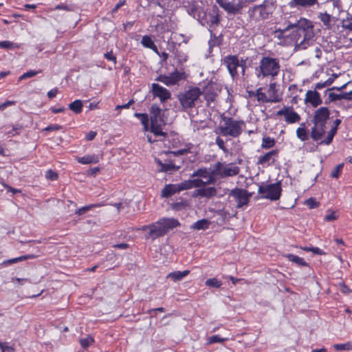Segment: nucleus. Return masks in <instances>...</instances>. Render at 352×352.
Segmentation results:
<instances>
[{
    "mask_svg": "<svg viewBox=\"0 0 352 352\" xmlns=\"http://www.w3.org/2000/svg\"><path fill=\"white\" fill-rule=\"evenodd\" d=\"M305 102L310 104L313 107H317L322 104V100L320 94L314 89L307 91Z\"/></svg>",
    "mask_w": 352,
    "mask_h": 352,
    "instance_id": "a211bd4d",
    "label": "nucleus"
},
{
    "mask_svg": "<svg viewBox=\"0 0 352 352\" xmlns=\"http://www.w3.org/2000/svg\"><path fill=\"white\" fill-rule=\"evenodd\" d=\"M82 102L80 100H76L69 104V110L76 114H78L82 112Z\"/></svg>",
    "mask_w": 352,
    "mask_h": 352,
    "instance_id": "c9c22d12",
    "label": "nucleus"
},
{
    "mask_svg": "<svg viewBox=\"0 0 352 352\" xmlns=\"http://www.w3.org/2000/svg\"><path fill=\"white\" fill-rule=\"evenodd\" d=\"M77 160L82 164H96L99 162V157L96 155H88L78 157Z\"/></svg>",
    "mask_w": 352,
    "mask_h": 352,
    "instance_id": "c756f323",
    "label": "nucleus"
},
{
    "mask_svg": "<svg viewBox=\"0 0 352 352\" xmlns=\"http://www.w3.org/2000/svg\"><path fill=\"white\" fill-rule=\"evenodd\" d=\"M252 194L248 192L246 190L239 188H235L229 192V197H232L236 203V208H241L248 206Z\"/></svg>",
    "mask_w": 352,
    "mask_h": 352,
    "instance_id": "f8f14e48",
    "label": "nucleus"
},
{
    "mask_svg": "<svg viewBox=\"0 0 352 352\" xmlns=\"http://www.w3.org/2000/svg\"><path fill=\"white\" fill-rule=\"evenodd\" d=\"M189 153L188 148H182L174 151H169L168 153L173 154L175 156L183 155Z\"/></svg>",
    "mask_w": 352,
    "mask_h": 352,
    "instance_id": "5fc2aeb1",
    "label": "nucleus"
},
{
    "mask_svg": "<svg viewBox=\"0 0 352 352\" xmlns=\"http://www.w3.org/2000/svg\"><path fill=\"white\" fill-rule=\"evenodd\" d=\"M244 125L245 122L243 120H236L231 117L222 115L215 133L223 136L238 138L242 133V126Z\"/></svg>",
    "mask_w": 352,
    "mask_h": 352,
    "instance_id": "20e7f679",
    "label": "nucleus"
},
{
    "mask_svg": "<svg viewBox=\"0 0 352 352\" xmlns=\"http://www.w3.org/2000/svg\"><path fill=\"white\" fill-rule=\"evenodd\" d=\"M216 213L222 217L224 219H230L231 217H234L236 214V212L233 214V215H231L228 211H226L225 210L222 209V210H218Z\"/></svg>",
    "mask_w": 352,
    "mask_h": 352,
    "instance_id": "864d4df0",
    "label": "nucleus"
},
{
    "mask_svg": "<svg viewBox=\"0 0 352 352\" xmlns=\"http://www.w3.org/2000/svg\"><path fill=\"white\" fill-rule=\"evenodd\" d=\"M104 206L103 204H89L87 206H85L80 208H78L75 211V214L78 215H82L88 212L89 210H91L94 208H98Z\"/></svg>",
    "mask_w": 352,
    "mask_h": 352,
    "instance_id": "e433bc0d",
    "label": "nucleus"
},
{
    "mask_svg": "<svg viewBox=\"0 0 352 352\" xmlns=\"http://www.w3.org/2000/svg\"><path fill=\"white\" fill-rule=\"evenodd\" d=\"M278 155V149H274L272 150L263 155L260 156L258 158L257 164H265L266 163L270 162V161H272V164H273L275 162V159L274 157H277Z\"/></svg>",
    "mask_w": 352,
    "mask_h": 352,
    "instance_id": "b1692460",
    "label": "nucleus"
},
{
    "mask_svg": "<svg viewBox=\"0 0 352 352\" xmlns=\"http://www.w3.org/2000/svg\"><path fill=\"white\" fill-rule=\"evenodd\" d=\"M341 24L343 29L352 32V21L345 23V21H342Z\"/></svg>",
    "mask_w": 352,
    "mask_h": 352,
    "instance_id": "69168bd1",
    "label": "nucleus"
},
{
    "mask_svg": "<svg viewBox=\"0 0 352 352\" xmlns=\"http://www.w3.org/2000/svg\"><path fill=\"white\" fill-rule=\"evenodd\" d=\"M333 348L336 351H351L352 350V342H347L344 344H335Z\"/></svg>",
    "mask_w": 352,
    "mask_h": 352,
    "instance_id": "ea45409f",
    "label": "nucleus"
},
{
    "mask_svg": "<svg viewBox=\"0 0 352 352\" xmlns=\"http://www.w3.org/2000/svg\"><path fill=\"white\" fill-rule=\"evenodd\" d=\"M183 183L186 184L187 186H189V187L187 188V190L190 189L193 187H204V181H203L201 179L186 180L183 182Z\"/></svg>",
    "mask_w": 352,
    "mask_h": 352,
    "instance_id": "4c0bfd02",
    "label": "nucleus"
},
{
    "mask_svg": "<svg viewBox=\"0 0 352 352\" xmlns=\"http://www.w3.org/2000/svg\"><path fill=\"white\" fill-rule=\"evenodd\" d=\"M290 25L291 28H295L292 33L293 41L295 42V49L297 50L307 49L311 41L310 32L313 29L311 21L301 18L296 23Z\"/></svg>",
    "mask_w": 352,
    "mask_h": 352,
    "instance_id": "f257e3e1",
    "label": "nucleus"
},
{
    "mask_svg": "<svg viewBox=\"0 0 352 352\" xmlns=\"http://www.w3.org/2000/svg\"><path fill=\"white\" fill-rule=\"evenodd\" d=\"M94 341V339L91 336H87V338L80 340V344L84 349L87 348Z\"/></svg>",
    "mask_w": 352,
    "mask_h": 352,
    "instance_id": "8fccbe9b",
    "label": "nucleus"
},
{
    "mask_svg": "<svg viewBox=\"0 0 352 352\" xmlns=\"http://www.w3.org/2000/svg\"><path fill=\"white\" fill-rule=\"evenodd\" d=\"M39 72H40L39 71L30 70V71L24 73L23 75H21L19 77V80H22L23 79L33 77V76H36L37 74H38Z\"/></svg>",
    "mask_w": 352,
    "mask_h": 352,
    "instance_id": "3c124183",
    "label": "nucleus"
},
{
    "mask_svg": "<svg viewBox=\"0 0 352 352\" xmlns=\"http://www.w3.org/2000/svg\"><path fill=\"white\" fill-rule=\"evenodd\" d=\"M217 2L229 14H236L240 12L241 7L239 5H234L228 0H217Z\"/></svg>",
    "mask_w": 352,
    "mask_h": 352,
    "instance_id": "aec40b11",
    "label": "nucleus"
},
{
    "mask_svg": "<svg viewBox=\"0 0 352 352\" xmlns=\"http://www.w3.org/2000/svg\"><path fill=\"white\" fill-rule=\"evenodd\" d=\"M246 59H239L238 55H227L223 59V64L227 67L228 71L233 80L237 79L239 76L238 68L241 70L243 76L245 75Z\"/></svg>",
    "mask_w": 352,
    "mask_h": 352,
    "instance_id": "6e6552de",
    "label": "nucleus"
},
{
    "mask_svg": "<svg viewBox=\"0 0 352 352\" xmlns=\"http://www.w3.org/2000/svg\"><path fill=\"white\" fill-rule=\"evenodd\" d=\"M0 349L2 352H12L14 349L7 344L6 342H2L0 341Z\"/></svg>",
    "mask_w": 352,
    "mask_h": 352,
    "instance_id": "6e6d98bb",
    "label": "nucleus"
},
{
    "mask_svg": "<svg viewBox=\"0 0 352 352\" xmlns=\"http://www.w3.org/2000/svg\"><path fill=\"white\" fill-rule=\"evenodd\" d=\"M276 115L277 116H284L285 122L289 124L298 122L300 120V116L294 111L292 107H284L278 110Z\"/></svg>",
    "mask_w": 352,
    "mask_h": 352,
    "instance_id": "4468645a",
    "label": "nucleus"
},
{
    "mask_svg": "<svg viewBox=\"0 0 352 352\" xmlns=\"http://www.w3.org/2000/svg\"><path fill=\"white\" fill-rule=\"evenodd\" d=\"M296 136L301 141H307L309 139L308 132L306 129L305 123H301L300 126L296 130Z\"/></svg>",
    "mask_w": 352,
    "mask_h": 352,
    "instance_id": "2f4dec72",
    "label": "nucleus"
},
{
    "mask_svg": "<svg viewBox=\"0 0 352 352\" xmlns=\"http://www.w3.org/2000/svg\"><path fill=\"white\" fill-rule=\"evenodd\" d=\"M205 285L210 287L219 288L222 285V282L216 278H212L206 280Z\"/></svg>",
    "mask_w": 352,
    "mask_h": 352,
    "instance_id": "a19ab883",
    "label": "nucleus"
},
{
    "mask_svg": "<svg viewBox=\"0 0 352 352\" xmlns=\"http://www.w3.org/2000/svg\"><path fill=\"white\" fill-rule=\"evenodd\" d=\"M97 133L96 131H90L87 135H86V140L87 141L93 140L95 137L96 136Z\"/></svg>",
    "mask_w": 352,
    "mask_h": 352,
    "instance_id": "774afa93",
    "label": "nucleus"
},
{
    "mask_svg": "<svg viewBox=\"0 0 352 352\" xmlns=\"http://www.w3.org/2000/svg\"><path fill=\"white\" fill-rule=\"evenodd\" d=\"M185 204L182 202H175L172 204V208L176 210H182Z\"/></svg>",
    "mask_w": 352,
    "mask_h": 352,
    "instance_id": "338daca9",
    "label": "nucleus"
},
{
    "mask_svg": "<svg viewBox=\"0 0 352 352\" xmlns=\"http://www.w3.org/2000/svg\"><path fill=\"white\" fill-rule=\"evenodd\" d=\"M330 1L332 2L333 8L338 9V12H340L342 11V2L340 0H330Z\"/></svg>",
    "mask_w": 352,
    "mask_h": 352,
    "instance_id": "bf43d9fd",
    "label": "nucleus"
},
{
    "mask_svg": "<svg viewBox=\"0 0 352 352\" xmlns=\"http://www.w3.org/2000/svg\"><path fill=\"white\" fill-rule=\"evenodd\" d=\"M201 91L206 100L207 106L210 107V103L214 102L216 97L220 92V89L217 83L210 81L204 87Z\"/></svg>",
    "mask_w": 352,
    "mask_h": 352,
    "instance_id": "ddd939ff",
    "label": "nucleus"
},
{
    "mask_svg": "<svg viewBox=\"0 0 352 352\" xmlns=\"http://www.w3.org/2000/svg\"><path fill=\"white\" fill-rule=\"evenodd\" d=\"M226 338H222L218 335H214L208 338V342L209 344H213L217 342H223L226 340Z\"/></svg>",
    "mask_w": 352,
    "mask_h": 352,
    "instance_id": "603ef678",
    "label": "nucleus"
},
{
    "mask_svg": "<svg viewBox=\"0 0 352 352\" xmlns=\"http://www.w3.org/2000/svg\"><path fill=\"white\" fill-rule=\"evenodd\" d=\"M141 43L144 47L152 50L158 55L160 54L157 50V47L155 45L151 36L147 35L144 36L142 38Z\"/></svg>",
    "mask_w": 352,
    "mask_h": 352,
    "instance_id": "c85d7f7f",
    "label": "nucleus"
},
{
    "mask_svg": "<svg viewBox=\"0 0 352 352\" xmlns=\"http://www.w3.org/2000/svg\"><path fill=\"white\" fill-rule=\"evenodd\" d=\"M291 29V25H288L285 29H278L274 32L275 37L277 38L280 41V43H283L284 45L287 44L289 43L288 39H291L293 41L291 34H287V32Z\"/></svg>",
    "mask_w": 352,
    "mask_h": 352,
    "instance_id": "412c9836",
    "label": "nucleus"
},
{
    "mask_svg": "<svg viewBox=\"0 0 352 352\" xmlns=\"http://www.w3.org/2000/svg\"><path fill=\"white\" fill-rule=\"evenodd\" d=\"M218 8H216L212 12L208 13L207 19V24L212 27L214 25H218L220 21L219 14L218 13Z\"/></svg>",
    "mask_w": 352,
    "mask_h": 352,
    "instance_id": "cd10ccee",
    "label": "nucleus"
},
{
    "mask_svg": "<svg viewBox=\"0 0 352 352\" xmlns=\"http://www.w3.org/2000/svg\"><path fill=\"white\" fill-rule=\"evenodd\" d=\"M210 222L206 219H202L194 223L190 228L193 230H205L209 228Z\"/></svg>",
    "mask_w": 352,
    "mask_h": 352,
    "instance_id": "7c9ffc66",
    "label": "nucleus"
},
{
    "mask_svg": "<svg viewBox=\"0 0 352 352\" xmlns=\"http://www.w3.org/2000/svg\"><path fill=\"white\" fill-rule=\"evenodd\" d=\"M152 94L153 97L159 98L161 102H165L170 98L171 94L166 88L162 87L157 83H153L151 86Z\"/></svg>",
    "mask_w": 352,
    "mask_h": 352,
    "instance_id": "f3484780",
    "label": "nucleus"
},
{
    "mask_svg": "<svg viewBox=\"0 0 352 352\" xmlns=\"http://www.w3.org/2000/svg\"><path fill=\"white\" fill-rule=\"evenodd\" d=\"M190 274V270H186L183 272L181 271H175L170 272L166 275L167 279H171L174 282H177L182 280L185 276Z\"/></svg>",
    "mask_w": 352,
    "mask_h": 352,
    "instance_id": "bb28decb",
    "label": "nucleus"
},
{
    "mask_svg": "<svg viewBox=\"0 0 352 352\" xmlns=\"http://www.w3.org/2000/svg\"><path fill=\"white\" fill-rule=\"evenodd\" d=\"M150 131L155 137H166L167 133L162 131V127L166 124V118L164 111L157 104H153L150 109Z\"/></svg>",
    "mask_w": 352,
    "mask_h": 352,
    "instance_id": "423d86ee",
    "label": "nucleus"
},
{
    "mask_svg": "<svg viewBox=\"0 0 352 352\" xmlns=\"http://www.w3.org/2000/svg\"><path fill=\"white\" fill-rule=\"evenodd\" d=\"M274 3L270 0H264L260 5L254 6L248 10V15L251 20L258 21L267 19L272 13Z\"/></svg>",
    "mask_w": 352,
    "mask_h": 352,
    "instance_id": "1a4fd4ad",
    "label": "nucleus"
},
{
    "mask_svg": "<svg viewBox=\"0 0 352 352\" xmlns=\"http://www.w3.org/2000/svg\"><path fill=\"white\" fill-rule=\"evenodd\" d=\"M281 192L282 187L280 182H277L274 184L261 185L258 190V192L262 195V198L272 201L279 199L281 196Z\"/></svg>",
    "mask_w": 352,
    "mask_h": 352,
    "instance_id": "9d476101",
    "label": "nucleus"
},
{
    "mask_svg": "<svg viewBox=\"0 0 352 352\" xmlns=\"http://www.w3.org/2000/svg\"><path fill=\"white\" fill-rule=\"evenodd\" d=\"M215 143L217 144V145L219 146V148L220 149L223 150V151H226L224 141L219 136L217 137V138L215 140Z\"/></svg>",
    "mask_w": 352,
    "mask_h": 352,
    "instance_id": "13d9d810",
    "label": "nucleus"
},
{
    "mask_svg": "<svg viewBox=\"0 0 352 352\" xmlns=\"http://www.w3.org/2000/svg\"><path fill=\"white\" fill-rule=\"evenodd\" d=\"M45 177L47 179H50V180H52V181H55V180H56L58 179V173L56 171H54V170H53L52 169H49L45 173Z\"/></svg>",
    "mask_w": 352,
    "mask_h": 352,
    "instance_id": "09e8293b",
    "label": "nucleus"
},
{
    "mask_svg": "<svg viewBox=\"0 0 352 352\" xmlns=\"http://www.w3.org/2000/svg\"><path fill=\"white\" fill-rule=\"evenodd\" d=\"M210 38L208 41L210 48L221 45L222 43L221 36H217L212 30H210Z\"/></svg>",
    "mask_w": 352,
    "mask_h": 352,
    "instance_id": "473e14b6",
    "label": "nucleus"
},
{
    "mask_svg": "<svg viewBox=\"0 0 352 352\" xmlns=\"http://www.w3.org/2000/svg\"><path fill=\"white\" fill-rule=\"evenodd\" d=\"M239 167L232 163H230L226 166H223V163L217 162L213 166L211 175L224 178L227 177L235 176L239 173Z\"/></svg>",
    "mask_w": 352,
    "mask_h": 352,
    "instance_id": "9b49d317",
    "label": "nucleus"
},
{
    "mask_svg": "<svg viewBox=\"0 0 352 352\" xmlns=\"http://www.w3.org/2000/svg\"><path fill=\"white\" fill-rule=\"evenodd\" d=\"M201 95V89L197 87H190L188 89L179 93L177 97L182 110L187 112L189 109L195 107Z\"/></svg>",
    "mask_w": 352,
    "mask_h": 352,
    "instance_id": "0eeeda50",
    "label": "nucleus"
},
{
    "mask_svg": "<svg viewBox=\"0 0 352 352\" xmlns=\"http://www.w3.org/2000/svg\"><path fill=\"white\" fill-rule=\"evenodd\" d=\"M276 141L274 138L270 137H264L262 139L261 148L264 149H269L274 146Z\"/></svg>",
    "mask_w": 352,
    "mask_h": 352,
    "instance_id": "58836bf2",
    "label": "nucleus"
},
{
    "mask_svg": "<svg viewBox=\"0 0 352 352\" xmlns=\"http://www.w3.org/2000/svg\"><path fill=\"white\" fill-rule=\"evenodd\" d=\"M188 187H189V186H187L186 184H184L183 182L177 184H166L162 190V197L168 198L177 192L187 190Z\"/></svg>",
    "mask_w": 352,
    "mask_h": 352,
    "instance_id": "2eb2a0df",
    "label": "nucleus"
},
{
    "mask_svg": "<svg viewBox=\"0 0 352 352\" xmlns=\"http://www.w3.org/2000/svg\"><path fill=\"white\" fill-rule=\"evenodd\" d=\"M305 204L309 207L310 209L316 208L319 206L320 204L318 202L314 197H310L307 199Z\"/></svg>",
    "mask_w": 352,
    "mask_h": 352,
    "instance_id": "49530a36",
    "label": "nucleus"
},
{
    "mask_svg": "<svg viewBox=\"0 0 352 352\" xmlns=\"http://www.w3.org/2000/svg\"><path fill=\"white\" fill-rule=\"evenodd\" d=\"M318 2V0H291L288 5L290 8H309Z\"/></svg>",
    "mask_w": 352,
    "mask_h": 352,
    "instance_id": "393cba45",
    "label": "nucleus"
},
{
    "mask_svg": "<svg viewBox=\"0 0 352 352\" xmlns=\"http://www.w3.org/2000/svg\"><path fill=\"white\" fill-rule=\"evenodd\" d=\"M280 61L276 58L263 56L260 60L259 65L256 68L257 78L271 77L274 78L279 74Z\"/></svg>",
    "mask_w": 352,
    "mask_h": 352,
    "instance_id": "39448f33",
    "label": "nucleus"
},
{
    "mask_svg": "<svg viewBox=\"0 0 352 352\" xmlns=\"http://www.w3.org/2000/svg\"><path fill=\"white\" fill-rule=\"evenodd\" d=\"M343 166H344V163H341V164L337 165L331 171V177L333 178H338L340 177V175H341Z\"/></svg>",
    "mask_w": 352,
    "mask_h": 352,
    "instance_id": "c03bdc74",
    "label": "nucleus"
},
{
    "mask_svg": "<svg viewBox=\"0 0 352 352\" xmlns=\"http://www.w3.org/2000/svg\"><path fill=\"white\" fill-rule=\"evenodd\" d=\"M155 163L160 166V172H173L178 170L180 168V166H177L174 164L172 160H166L164 162H162L160 159H155Z\"/></svg>",
    "mask_w": 352,
    "mask_h": 352,
    "instance_id": "6ab92c4d",
    "label": "nucleus"
},
{
    "mask_svg": "<svg viewBox=\"0 0 352 352\" xmlns=\"http://www.w3.org/2000/svg\"><path fill=\"white\" fill-rule=\"evenodd\" d=\"M341 122H342L341 120L336 119L333 121V127L328 132V135H327V138L324 140L320 141L319 144H326V145L330 144L333 141V137L337 133L338 126L341 124Z\"/></svg>",
    "mask_w": 352,
    "mask_h": 352,
    "instance_id": "4be33fe9",
    "label": "nucleus"
},
{
    "mask_svg": "<svg viewBox=\"0 0 352 352\" xmlns=\"http://www.w3.org/2000/svg\"><path fill=\"white\" fill-rule=\"evenodd\" d=\"M285 257L291 262L297 264L299 266H308L309 264L301 257L292 254H287Z\"/></svg>",
    "mask_w": 352,
    "mask_h": 352,
    "instance_id": "72a5a7b5",
    "label": "nucleus"
},
{
    "mask_svg": "<svg viewBox=\"0 0 352 352\" xmlns=\"http://www.w3.org/2000/svg\"><path fill=\"white\" fill-rule=\"evenodd\" d=\"M179 226L180 223L175 218H162L151 225L144 226L141 230L143 231L148 230L146 239H151L153 241L164 236L169 230Z\"/></svg>",
    "mask_w": 352,
    "mask_h": 352,
    "instance_id": "f03ea898",
    "label": "nucleus"
},
{
    "mask_svg": "<svg viewBox=\"0 0 352 352\" xmlns=\"http://www.w3.org/2000/svg\"><path fill=\"white\" fill-rule=\"evenodd\" d=\"M340 290L343 294H349L351 292V290L349 289V287L344 283L340 284Z\"/></svg>",
    "mask_w": 352,
    "mask_h": 352,
    "instance_id": "e2e57ef3",
    "label": "nucleus"
},
{
    "mask_svg": "<svg viewBox=\"0 0 352 352\" xmlns=\"http://www.w3.org/2000/svg\"><path fill=\"white\" fill-rule=\"evenodd\" d=\"M330 111L326 107H321L314 113L311 122L314 126L311 130V138L314 142L320 140L326 133V124L329 118Z\"/></svg>",
    "mask_w": 352,
    "mask_h": 352,
    "instance_id": "7ed1b4c3",
    "label": "nucleus"
},
{
    "mask_svg": "<svg viewBox=\"0 0 352 352\" xmlns=\"http://www.w3.org/2000/svg\"><path fill=\"white\" fill-rule=\"evenodd\" d=\"M318 19L320 20L323 25L327 30H331L333 26L334 25V24L331 23L332 21L333 22H336L338 20L336 17L332 16L331 14H328L326 12L324 13H320Z\"/></svg>",
    "mask_w": 352,
    "mask_h": 352,
    "instance_id": "5701e85b",
    "label": "nucleus"
},
{
    "mask_svg": "<svg viewBox=\"0 0 352 352\" xmlns=\"http://www.w3.org/2000/svg\"><path fill=\"white\" fill-rule=\"evenodd\" d=\"M104 57L108 60L113 61L114 64L116 63V57L113 55V52L110 51L104 54Z\"/></svg>",
    "mask_w": 352,
    "mask_h": 352,
    "instance_id": "052dcab7",
    "label": "nucleus"
},
{
    "mask_svg": "<svg viewBox=\"0 0 352 352\" xmlns=\"http://www.w3.org/2000/svg\"><path fill=\"white\" fill-rule=\"evenodd\" d=\"M23 261V256H19L16 258L8 259V260L4 261V263L5 264H13V263H16Z\"/></svg>",
    "mask_w": 352,
    "mask_h": 352,
    "instance_id": "680f3d73",
    "label": "nucleus"
},
{
    "mask_svg": "<svg viewBox=\"0 0 352 352\" xmlns=\"http://www.w3.org/2000/svg\"><path fill=\"white\" fill-rule=\"evenodd\" d=\"M62 128H63L62 126L57 124H50V125L47 126L46 128L44 129V131H58V130L62 129Z\"/></svg>",
    "mask_w": 352,
    "mask_h": 352,
    "instance_id": "4d7b16f0",
    "label": "nucleus"
},
{
    "mask_svg": "<svg viewBox=\"0 0 352 352\" xmlns=\"http://www.w3.org/2000/svg\"><path fill=\"white\" fill-rule=\"evenodd\" d=\"M15 104V101L6 100L2 104H0V111H3L6 107L14 105Z\"/></svg>",
    "mask_w": 352,
    "mask_h": 352,
    "instance_id": "0e129e2a",
    "label": "nucleus"
},
{
    "mask_svg": "<svg viewBox=\"0 0 352 352\" xmlns=\"http://www.w3.org/2000/svg\"><path fill=\"white\" fill-rule=\"evenodd\" d=\"M0 47L3 49H16L19 47V45L10 41H0Z\"/></svg>",
    "mask_w": 352,
    "mask_h": 352,
    "instance_id": "37998d69",
    "label": "nucleus"
},
{
    "mask_svg": "<svg viewBox=\"0 0 352 352\" xmlns=\"http://www.w3.org/2000/svg\"><path fill=\"white\" fill-rule=\"evenodd\" d=\"M182 73L175 70V72L170 73L168 76L166 75H160L157 78H155L156 81H160L167 86L175 85L179 80H182Z\"/></svg>",
    "mask_w": 352,
    "mask_h": 352,
    "instance_id": "dca6fc26",
    "label": "nucleus"
},
{
    "mask_svg": "<svg viewBox=\"0 0 352 352\" xmlns=\"http://www.w3.org/2000/svg\"><path fill=\"white\" fill-rule=\"evenodd\" d=\"M197 196L206 197L207 199L212 198L217 195V190L214 187L200 188L196 190Z\"/></svg>",
    "mask_w": 352,
    "mask_h": 352,
    "instance_id": "a878e982",
    "label": "nucleus"
},
{
    "mask_svg": "<svg viewBox=\"0 0 352 352\" xmlns=\"http://www.w3.org/2000/svg\"><path fill=\"white\" fill-rule=\"evenodd\" d=\"M340 94H335L333 92L328 93V100L324 102L325 104H329L330 102H335L336 100H340Z\"/></svg>",
    "mask_w": 352,
    "mask_h": 352,
    "instance_id": "a18cd8bd",
    "label": "nucleus"
},
{
    "mask_svg": "<svg viewBox=\"0 0 352 352\" xmlns=\"http://www.w3.org/2000/svg\"><path fill=\"white\" fill-rule=\"evenodd\" d=\"M134 116L140 120L141 124L143 125L144 130L148 131L149 124V118L148 114L143 113H135Z\"/></svg>",
    "mask_w": 352,
    "mask_h": 352,
    "instance_id": "f704fd0d",
    "label": "nucleus"
},
{
    "mask_svg": "<svg viewBox=\"0 0 352 352\" xmlns=\"http://www.w3.org/2000/svg\"><path fill=\"white\" fill-rule=\"evenodd\" d=\"M256 96H257V100L263 102H268L270 100L267 98L266 94L261 92V88H258L256 91ZM272 102H276V100H271Z\"/></svg>",
    "mask_w": 352,
    "mask_h": 352,
    "instance_id": "79ce46f5",
    "label": "nucleus"
},
{
    "mask_svg": "<svg viewBox=\"0 0 352 352\" xmlns=\"http://www.w3.org/2000/svg\"><path fill=\"white\" fill-rule=\"evenodd\" d=\"M195 176L200 177L202 178H208V173L206 168H199L196 171H195L192 175V177Z\"/></svg>",
    "mask_w": 352,
    "mask_h": 352,
    "instance_id": "de8ad7c7",
    "label": "nucleus"
}]
</instances>
